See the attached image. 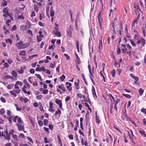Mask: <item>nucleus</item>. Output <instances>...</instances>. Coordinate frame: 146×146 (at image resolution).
Here are the masks:
<instances>
[{
  "instance_id": "obj_19",
  "label": "nucleus",
  "mask_w": 146,
  "mask_h": 146,
  "mask_svg": "<svg viewBox=\"0 0 146 146\" xmlns=\"http://www.w3.org/2000/svg\"><path fill=\"white\" fill-rule=\"evenodd\" d=\"M110 73L111 74L112 76L113 77H114L115 76V69H113V70H112L111 72Z\"/></svg>"
},
{
  "instance_id": "obj_3",
  "label": "nucleus",
  "mask_w": 146,
  "mask_h": 146,
  "mask_svg": "<svg viewBox=\"0 0 146 146\" xmlns=\"http://www.w3.org/2000/svg\"><path fill=\"white\" fill-rule=\"evenodd\" d=\"M16 125L17 126L18 129L19 131H23L24 133H26V131L24 130L25 127L23 125V123H17Z\"/></svg>"
},
{
  "instance_id": "obj_46",
  "label": "nucleus",
  "mask_w": 146,
  "mask_h": 146,
  "mask_svg": "<svg viewBox=\"0 0 146 146\" xmlns=\"http://www.w3.org/2000/svg\"><path fill=\"white\" fill-rule=\"evenodd\" d=\"M23 70L22 67H21V70H20L18 71V72L19 74H22L23 73Z\"/></svg>"
},
{
  "instance_id": "obj_38",
  "label": "nucleus",
  "mask_w": 146,
  "mask_h": 146,
  "mask_svg": "<svg viewBox=\"0 0 146 146\" xmlns=\"http://www.w3.org/2000/svg\"><path fill=\"white\" fill-rule=\"evenodd\" d=\"M17 121L19 123H23V122L22 121L20 117H18Z\"/></svg>"
},
{
  "instance_id": "obj_50",
  "label": "nucleus",
  "mask_w": 146,
  "mask_h": 146,
  "mask_svg": "<svg viewBox=\"0 0 146 146\" xmlns=\"http://www.w3.org/2000/svg\"><path fill=\"white\" fill-rule=\"evenodd\" d=\"M0 100L3 102L5 103L6 102V100L3 97H1Z\"/></svg>"
},
{
  "instance_id": "obj_13",
  "label": "nucleus",
  "mask_w": 146,
  "mask_h": 146,
  "mask_svg": "<svg viewBox=\"0 0 146 146\" xmlns=\"http://www.w3.org/2000/svg\"><path fill=\"white\" fill-rule=\"evenodd\" d=\"M23 83L25 85H26L29 88H30V86L29 84L27 81L26 79H24L23 80Z\"/></svg>"
},
{
  "instance_id": "obj_56",
  "label": "nucleus",
  "mask_w": 146,
  "mask_h": 146,
  "mask_svg": "<svg viewBox=\"0 0 146 146\" xmlns=\"http://www.w3.org/2000/svg\"><path fill=\"white\" fill-rule=\"evenodd\" d=\"M17 18L18 19H24V17H23V16L21 15H20Z\"/></svg>"
},
{
  "instance_id": "obj_33",
  "label": "nucleus",
  "mask_w": 146,
  "mask_h": 146,
  "mask_svg": "<svg viewBox=\"0 0 146 146\" xmlns=\"http://www.w3.org/2000/svg\"><path fill=\"white\" fill-rule=\"evenodd\" d=\"M35 75L38 78H39L40 80L41 81H42V79L40 76V75L39 74H35Z\"/></svg>"
},
{
  "instance_id": "obj_25",
  "label": "nucleus",
  "mask_w": 146,
  "mask_h": 146,
  "mask_svg": "<svg viewBox=\"0 0 146 146\" xmlns=\"http://www.w3.org/2000/svg\"><path fill=\"white\" fill-rule=\"evenodd\" d=\"M138 19H135L134 20L132 24V25H131L132 27H133L135 23H137V21L138 20Z\"/></svg>"
},
{
  "instance_id": "obj_18",
  "label": "nucleus",
  "mask_w": 146,
  "mask_h": 146,
  "mask_svg": "<svg viewBox=\"0 0 146 146\" xmlns=\"http://www.w3.org/2000/svg\"><path fill=\"white\" fill-rule=\"evenodd\" d=\"M18 137L20 139H23L25 138V136L23 133H20L19 134Z\"/></svg>"
},
{
  "instance_id": "obj_53",
  "label": "nucleus",
  "mask_w": 146,
  "mask_h": 146,
  "mask_svg": "<svg viewBox=\"0 0 146 146\" xmlns=\"http://www.w3.org/2000/svg\"><path fill=\"white\" fill-rule=\"evenodd\" d=\"M48 90L45 89L43 90L42 93L44 94H46L48 93Z\"/></svg>"
},
{
  "instance_id": "obj_43",
  "label": "nucleus",
  "mask_w": 146,
  "mask_h": 146,
  "mask_svg": "<svg viewBox=\"0 0 146 146\" xmlns=\"http://www.w3.org/2000/svg\"><path fill=\"white\" fill-rule=\"evenodd\" d=\"M27 33L30 35L32 36H33V34L32 31L30 30H28L27 31Z\"/></svg>"
},
{
  "instance_id": "obj_27",
  "label": "nucleus",
  "mask_w": 146,
  "mask_h": 146,
  "mask_svg": "<svg viewBox=\"0 0 146 146\" xmlns=\"http://www.w3.org/2000/svg\"><path fill=\"white\" fill-rule=\"evenodd\" d=\"M139 133L142 135H143L144 137H146V136L145 134V132L143 130H139Z\"/></svg>"
},
{
  "instance_id": "obj_64",
  "label": "nucleus",
  "mask_w": 146,
  "mask_h": 146,
  "mask_svg": "<svg viewBox=\"0 0 146 146\" xmlns=\"http://www.w3.org/2000/svg\"><path fill=\"white\" fill-rule=\"evenodd\" d=\"M3 6H6L7 5V3L6 1L5 0H4L3 1Z\"/></svg>"
},
{
  "instance_id": "obj_61",
  "label": "nucleus",
  "mask_w": 146,
  "mask_h": 146,
  "mask_svg": "<svg viewBox=\"0 0 146 146\" xmlns=\"http://www.w3.org/2000/svg\"><path fill=\"white\" fill-rule=\"evenodd\" d=\"M68 137L70 139L72 140L73 139V136L72 134L68 135Z\"/></svg>"
},
{
  "instance_id": "obj_11",
  "label": "nucleus",
  "mask_w": 146,
  "mask_h": 146,
  "mask_svg": "<svg viewBox=\"0 0 146 146\" xmlns=\"http://www.w3.org/2000/svg\"><path fill=\"white\" fill-rule=\"evenodd\" d=\"M20 56H25L26 55V52L24 50H22L19 53Z\"/></svg>"
},
{
  "instance_id": "obj_30",
  "label": "nucleus",
  "mask_w": 146,
  "mask_h": 146,
  "mask_svg": "<svg viewBox=\"0 0 146 146\" xmlns=\"http://www.w3.org/2000/svg\"><path fill=\"white\" fill-rule=\"evenodd\" d=\"M16 85H19L21 86L23 85V83L19 81H17L15 82Z\"/></svg>"
},
{
  "instance_id": "obj_55",
  "label": "nucleus",
  "mask_w": 146,
  "mask_h": 146,
  "mask_svg": "<svg viewBox=\"0 0 146 146\" xmlns=\"http://www.w3.org/2000/svg\"><path fill=\"white\" fill-rule=\"evenodd\" d=\"M12 136L13 137V138L15 140H17V135L15 134H12Z\"/></svg>"
},
{
  "instance_id": "obj_21",
  "label": "nucleus",
  "mask_w": 146,
  "mask_h": 146,
  "mask_svg": "<svg viewBox=\"0 0 146 146\" xmlns=\"http://www.w3.org/2000/svg\"><path fill=\"white\" fill-rule=\"evenodd\" d=\"M30 108L27 106H24L23 107V110H26L27 111H29L30 110Z\"/></svg>"
},
{
  "instance_id": "obj_36",
  "label": "nucleus",
  "mask_w": 146,
  "mask_h": 146,
  "mask_svg": "<svg viewBox=\"0 0 146 146\" xmlns=\"http://www.w3.org/2000/svg\"><path fill=\"white\" fill-rule=\"evenodd\" d=\"M44 125L45 126L46 125L48 124V121L47 119H44Z\"/></svg>"
},
{
  "instance_id": "obj_60",
  "label": "nucleus",
  "mask_w": 146,
  "mask_h": 146,
  "mask_svg": "<svg viewBox=\"0 0 146 146\" xmlns=\"http://www.w3.org/2000/svg\"><path fill=\"white\" fill-rule=\"evenodd\" d=\"M42 97V96L41 95H38L36 97V98L37 99L40 100Z\"/></svg>"
},
{
  "instance_id": "obj_2",
  "label": "nucleus",
  "mask_w": 146,
  "mask_h": 146,
  "mask_svg": "<svg viewBox=\"0 0 146 146\" xmlns=\"http://www.w3.org/2000/svg\"><path fill=\"white\" fill-rule=\"evenodd\" d=\"M1 136L3 137L5 139L7 140L8 141H9L11 139L10 135L8 134L7 130H5L4 132H2Z\"/></svg>"
},
{
  "instance_id": "obj_15",
  "label": "nucleus",
  "mask_w": 146,
  "mask_h": 146,
  "mask_svg": "<svg viewBox=\"0 0 146 146\" xmlns=\"http://www.w3.org/2000/svg\"><path fill=\"white\" fill-rule=\"evenodd\" d=\"M54 32L56 35L58 37H60L61 36V33L60 32L55 31H54Z\"/></svg>"
},
{
  "instance_id": "obj_22",
  "label": "nucleus",
  "mask_w": 146,
  "mask_h": 146,
  "mask_svg": "<svg viewBox=\"0 0 146 146\" xmlns=\"http://www.w3.org/2000/svg\"><path fill=\"white\" fill-rule=\"evenodd\" d=\"M12 75L15 77L16 78L17 76V74L15 71H13L11 72Z\"/></svg>"
},
{
  "instance_id": "obj_47",
  "label": "nucleus",
  "mask_w": 146,
  "mask_h": 146,
  "mask_svg": "<svg viewBox=\"0 0 146 146\" xmlns=\"http://www.w3.org/2000/svg\"><path fill=\"white\" fill-rule=\"evenodd\" d=\"M92 95L94 97V98L95 99H96V98H97V96L96 95V92H92Z\"/></svg>"
},
{
  "instance_id": "obj_31",
  "label": "nucleus",
  "mask_w": 146,
  "mask_h": 146,
  "mask_svg": "<svg viewBox=\"0 0 146 146\" xmlns=\"http://www.w3.org/2000/svg\"><path fill=\"white\" fill-rule=\"evenodd\" d=\"M13 87V84H10L8 85L7 86V88L8 89H11Z\"/></svg>"
},
{
  "instance_id": "obj_35",
  "label": "nucleus",
  "mask_w": 146,
  "mask_h": 146,
  "mask_svg": "<svg viewBox=\"0 0 146 146\" xmlns=\"http://www.w3.org/2000/svg\"><path fill=\"white\" fill-rule=\"evenodd\" d=\"M65 76L63 74H62L60 77V79L61 81H63L65 78Z\"/></svg>"
},
{
  "instance_id": "obj_57",
  "label": "nucleus",
  "mask_w": 146,
  "mask_h": 146,
  "mask_svg": "<svg viewBox=\"0 0 146 146\" xmlns=\"http://www.w3.org/2000/svg\"><path fill=\"white\" fill-rule=\"evenodd\" d=\"M64 56L66 58V59L67 60H69L70 59V58L68 55L66 54H64Z\"/></svg>"
},
{
  "instance_id": "obj_29",
  "label": "nucleus",
  "mask_w": 146,
  "mask_h": 146,
  "mask_svg": "<svg viewBox=\"0 0 146 146\" xmlns=\"http://www.w3.org/2000/svg\"><path fill=\"white\" fill-rule=\"evenodd\" d=\"M15 106L16 107V110L18 111H20L23 109V107L21 108H19L18 107V105L17 104H15Z\"/></svg>"
},
{
  "instance_id": "obj_62",
  "label": "nucleus",
  "mask_w": 146,
  "mask_h": 146,
  "mask_svg": "<svg viewBox=\"0 0 146 146\" xmlns=\"http://www.w3.org/2000/svg\"><path fill=\"white\" fill-rule=\"evenodd\" d=\"M49 128L51 130H52L53 128V126L52 124H49Z\"/></svg>"
},
{
  "instance_id": "obj_26",
  "label": "nucleus",
  "mask_w": 146,
  "mask_h": 146,
  "mask_svg": "<svg viewBox=\"0 0 146 146\" xmlns=\"http://www.w3.org/2000/svg\"><path fill=\"white\" fill-rule=\"evenodd\" d=\"M129 40L131 42V45L133 46L134 47H135L136 46V44L134 42V41H133L131 39H130Z\"/></svg>"
},
{
  "instance_id": "obj_28",
  "label": "nucleus",
  "mask_w": 146,
  "mask_h": 146,
  "mask_svg": "<svg viewBox=\"0 0 146 146\" xmlns=\"http://www.w3.org/2000/svg\"><path fill=\"white\" fill-rule=\"evenodd\" d=\"M50 15L51 17H53L54 15V11L52 9L50 10Z\"/></svg>"
},
{
  "instance_id": "obj_10",
  "label": "nucleus",
  "mask_w": 146,
  "mask_h": 146,
  "mask_svg": "<svg viewBox=\"0 0 146 146\" xmlns=\"http://www.w3.org/2000/svg\"><path fill=\"white\" fill-rule=\"evenodd\" d=\"M30 45V43L29 42H27L23 44H22L23 49L25 48L28 47Z\"/></svg>"
},
{
  "instance_id": "obj_17",
  "label": "nucleus",
  "mask_w": 146,
  "mask_h": 146,
  "mask_svg": "<svg viewBox=\"0 0 146 146\" xmlns=\"http://www.w3.org/2000/svg\"><path fill=\"white\" fill-rule=\"evenodd\" d=\"M5 42L6 43H9L10 44H11L13 43V41L9 38L6 39Z\"/></svg>"
},
{
  "instance_id": "obj_42",
  "label": "nucleus",
  "mask_w": 146,
  "mask_h": 146,
  "mask_svg": "<svg viewBox=\"0 0 146 146\" xmlns=\"http://www.w3.org/2000/svg\"><path fill=\"white\" fill-rule=\"evenodd\" d=\"M38 123L40 126H42L43 125V123L42 121H38Z\"/></svg>"
},
{
  "instance_id": "obj_39",
  "label": "nucleus",
  "mask_w": 146,
  "mask_h": 146,
  "mask_svg": "<svg viewBox=\"0 0 146 146\" xmlns=\"http://www.w3.org/2000/svg\"><path fill=\"white\" fill-rule=\"evenodd\" d=\"M14 130L13 129H11L9 131V133H8V134H9V135H10V134H11L12 135V134H13V133L14 132Z\"/></svg>"
},
{
  "instance_id": "obj_4",
  "label": "nucleus",
  "mask_w": 146,
  "mask_h": 146,
  "mask_svg": "<svg viewBox=\"0 0 146 146\" xmlns=\"http://www.w3.org/2000/svg\"><path fill=\"white\" fill-rule=\"evenodd\" d=\"M73 31V28L71 25H70L69 28L67 30V36L69 38H71L72 37V34Z\"/></svg>"
},
{
  "instance_id": "obj_40",
  "label": "nucleus",
  "mask_w": 146,
  "mask_h": 146,
  "mask_svg": "<svg viewBox=\"0 0 146 146\" xmlns=\"http://www.w3.org/2000/svg\"><path fill=\"white\" fill-rule=\"evenodd\" d=\"M122 95L125 97H126L127 98H131V96H130V95H129V94H122Z\"/></svg>"
},
{
  "instance_id": "obj_32",
  "label": "nucleus",
  "mask_w": 146,
  "mask_h": 146,
  "mask_svg": "<svg viewBox=\"0 0 146 146\" xmlns=\"http://www.w3.org/2000/svg\"><path fill=\"white\" fill-rule=\"evenodd\" d=\"M74 83L76 89H79V87L78 83H76V82H75Z\"/></svg>"
},
{
  "instance_id": "obj_52",
  "label": "nucleus",
  "mask_w": 146,
  "mask_h": 146,
  "mask_svg": "<svg viewBox=\"0 0 146 146\" xmlns=\"http://www.w3.org/2000/svg\"><path fill=\"white\" fill-rule=\"evenodd\" d=\"M61 113V111L59 109L57 111H56L55 112V115L56 114H60Z\"/></svg>"
},
{
  "instance_id": "obj_45",
  "label": "nucleus",
  "mask_w": 146,
  "mask_h": 146,
  "mask_svg": "<svg viewBox=\"0 0 146 146\" xmlns=\"http://www.w3.org/2000/svg\"><path fill=\"white\" fill-rule=\"evenodd\" d=\"M16 29H17V27H16V25H14L13 26V27L11 29V30L12 31H14Z\"/></svg>"
},
{
  "instance_id": "obj_7",
  "label": "nucleus",
  "mask_w": 146,
  "mask_h": 146,
  "mask_svg": "<svg viewBox=\"0 0 146 146\" xmlns=\"http://www.w3.org/2000/svg\"><path fill=\"white\" fill-rule=\"evenodd\" d=\"M55 102L56 104L59 105L60 108L62 109V101L60 100L56 99L55 100Z\"/></svg>"
},
{
  "instance_id": "obj_8",
  "label": "nucleus",
  "mask_w": 146,
  "mask_h": 146,
  "mask_svg": "<svg viewBox=\"0 0 146 146\" xmlns=\"http://www.w3.org/2000/svg\"><path fill=\"white\" fill-rule=\"evenodd\" d=\"M66 84L67 85L66 88L69 91H71L72 90V88L71 87L72 86V84L68 82H66Z\"/></svg>"
},
{
  "instance_id": "obj_23",
  "label": "nucleus",
  "mask_w": 146,
  "mask_h": 146,
  "mask_svg": "<svg viewBox=\"0 0 146 146\" xmlns=\"http://www.w3.org/2000/svg\"><path fill=\"white\" fill-rule=\"evenodd\" d=\"M15 46H17L18 49H23V46L22 45L16 44Z\"/></svg>"
},
{
  "instance_id": "obj_51",
  "label": "nucleus",
  "mask_w": 146,
  "mask_h": 146,
  "mask_svg": "<svg viewBox=\"0 0 146 146\" xmlns=\"http://www.w3.org/2000/svg\"><path fill=\"white\" fill-rule=\"evenodd\" d=\"M141 111L142 112L144 113L145 114H146V109L145 108H143L141 109Z\"/></svg>"
},
{
  "instance_id": "obj_41",
  "label": "nucleus",
  "mask_w": 146,
  "mask_h": 146,
  "mask_svg": "<svg viewBox=\"0 0 146 146\" xmlns=\"http://www.w3.org/2000/svg\"><path fill=\"white\" fill-rule=\"evenodd\" d=\"M18 116L17 115L15 116L13 118V120L14 122H16L18 118Z\"/></svg>"
},
{
  "instance_id": "obj_49",
  "label": "nucleus",
  "mask_w": 146,
  "mask_h": 146,
  "mask_svg": "<svg viewBox=\"0 0 146 146\" xmlns=\"http://www.w3.org/2000/svg\"><path fill=\"white\" fill-rule=\"evenodd\" d=\"M55 66V64L51 63L50 64V67L53 69H54Z\"/></svg>"
},
{
  "instance_id": "obj_63",
  "label": "nucleus",
  "mask_w": 146,
  "mask_h": 146,
  "mask_svg": "<svg viewBox=\"0 0 146 146\" xmlns=\"http://www.w3.org/2000/svg\"><path fill=\"white\" fill-rule=\"evenodd\" d=\"M7 62L9 64H11L13 62V61L12 59H9L7 60Z\"/></svg>"
},
{
  "instance_id": "obj_37",
  "label": "nucleus",
  "mask_w": 146,
  "mask_h": 146,
  "mask_svg": "<svg viewBox=\"0 0 146 146\" xmlns=\"http://www.w3.org/2000/svg\"><path fill=\"white\" fill-rule=\"evenodd\" d=\"M36 37L38 40V42H40V41L42 40L41 37H41L40 36H39L37 35L36 36Z\"/></svg>"
},
{
  "instance_id": "obj_24",
  "label": "nucleus",
  "mask_w": 146,
  "mask_h": 146,
  "mask_svg": "<svg viewBox=\"0 0 146 146\" xmlns=\"http://www.w3.org/2000/svg\"><path fill=\"white\" fill-rule=\"evenodd\" d=\"M144 92V90L141 89V88H139V94L140 95H141L143 94Z\"/></svg>"
},
{
  "instance_id": "obj_20",
  "label": "nucleus",
  "mask_w": 146,
  "mask_h": 146,
  "mask_svg": "<svg viewBox=\"0 0 146 146\" xmlns=\"http://www.w3.org/2000/svg\"><path fill=\"white\" fill-rule=\"evenodd\" d=\"M82 104H84V105H85V106L86 107H88V110L90 111V112H91V111H92L91 109L90 108V106H89V105L87 103H86V102H85V103H83Z\"/></svg>"
},
{
  "instance_id": "obj_48",
  "label": "nucleus",
  "mask_w": 146,
  "mask_h": 146,
  "mask_svg": "<svg viewBox=\"0 0 146 146\" xmlns=\"http://www.w3.org/2000/svg\"><path fill=\"white\" fill-rule=\"evenodd\" d=\"M34 9L35 10L37 11L38 10V9L37 8V5L35 3L34 5Z\"/></svg>"
},
{
  "instance_id": "obj_9",
  "label": "nucleus",
  "mask_w": 146,
  "mask_h": 146,
  "mask_svg": "<svg viewBox=\"0 0 146 146\" xmlns=\"http://www.w3.org/2000/svg\"><path fill=\"white\" fill-rule=\"evenodd\" d=\"M58 88L61 89L63 92H65L66 91L65 88L64 87V85L62 84L61 85H59L58 86Z\"/></svg>"
},
{
  "instance_id": "obj_12",
  "label": "nucleus",
  "mask_w": 146,
  "mask_h": 146,
  "mask_svg": "<svg viewBox=\"0 0 146 146\" xmlns=\"http://www.w3.org/2000/svg\"><path fill=\"white\" fill-rule=\"evenodd\" d=\"M49 111H51V112H52L54 111V110L53 109V106H52V104H51L50 103L49 104Z\"/></svg>"
},
{
  "instance_id": "obj_34",
  "label": "nucleus",
  "mask_w": 146,
  "mask_h": 146,
  "mask_svg": "<svg viewBox=\"0 0 146 146\" xmlns=\"http://www.w3.org/2000/svg\"><path fill=\"white\" fill-rule=\"evenodd\" d=\"M5 113V110L4 109L2 108L0 111V114H3Z\"/></svg>"
},
{
  "instance_id": "obj_44",
  "label": "nucleus",
  "mask_w": 146,
  "mask_h": 146,
  "mask_svg": "<svg viewBox=\"0 0 146 146\" xmlns=\"http://www.w3.org/2000/svg\"><path fill=\"white\" fill-rule=\"evenodd\" d=\"M3 15L4 17H6L7 16H9V12H6V13H5L3 14Z\"/></svg>"
},
{
  "instance_id": "obj_6",
  "label": "nucleus",
  "mask_w": 146,
  "mask_h": 146,
  "mask_svg": "<svg viewBox=\"0 0 146 146\" xmlns=\"http://www.w3.org/2000/svg\"><path fill=\"white\" fill-rule=\"evenodd\" d=\"M98 23H99L100 26V29H102V19L101 16V12H100L98 15Z\"/></svg>"
},
{
  "instance_id": "obj_1",
  "label": "nucleus",
  "mask_w": 146,
  "mask_h": 146,
  "mask_svg": "<svg viewBox=\"0 0 146 146\" xmlns=\"http://www.w3.org/2000/svg\"><path fill=\"white\" fill-rule=\"evenodd\" d=\"M126 46L128 48V49L125 47L122 49V52L123 53L127 52V54L130 56L131 55V52H132V47L131 46L128 44H126Z\"/></svg>"
},
{
  "instance_id": "obj_59",
  "label": "nucleus",
  "mask_w": 146,
  "mask_h": 146,
  "mask_svg": "<svg viewBox=\"0 0 146 146\" xmlns=\"http://www.w3.org/2000/svg\"><path fill=\"white\" fill-rule=\"evenodd\" d=\"M27 138L32 143H33V141L32 140V139L30 137H27Z\"/></svg>"
},
{
  "instance_id": "obj_5",
  "label": "nucleus",
  "mask_w": 146,
  "mask_h": 146,
  "mask_svg": "<svg viewBox=\"0 0 146 146\" xmlns=\"http://www.w3.org/2000/svg\"><path fill=\"white\" fill-rule=\"evenodd\" d=\"M21 90H13L10 92V94L13 96L14 97H16L17 96L16 94H19L20 93Z\"/></svg>"
},
{
  "instance_id": "obj_54",
  "label": "nucleus",
  "mask_w": 146,
  "mask_h": 146,
  "mask_svg": "<svg viewBox=\"0 0 146 146\" xmlns=\"http://www.w3.org/2000/svg\"><path fill=\"white\" fill-rule=\"evenodd\" d=\"M11 21L10 20H8L6 21V23L7 26H9L10 25L9 23H11Z\"/></svg>"
},
{
  "instance_id": "obj_58",
  "label": "nucleus",
  "mask_w": 146,
  "mask_h": 146,
  "mask_svg": "<svg viewBox=\"0 0 146 146\" xmlns=\"http://www.w3.org/2000/svg\"><path fill=\"white\" fill-rule=\"evenodd\" d=\"M29 72L33 74L35 73V70L31 68L30 69Z\"/></svg>"
},
{
  "instance_id": "obj_14",
  "label": "nucleus",
  "mask_w": 146,
  "mask_h": 146,
  "mask_svg": "<svg viewBox=\"0 0 146 146\" xmlns=\"http://www.w3.org/2000/svg\"><path fill=\"white\" fill-rule=\"evenodd\" d=\"M95 114L96 115V122L97 123L99 124L100 122L99 118V117L97 116V113H96Z\"/></svg>"
},
{
  "instance_id": "obj_16",
  "label": "nucleus",
  "mask_w": 146,
  "mask_h": 146,
  "mask_svg": "<svg viewBox=\"0 0 146 146\" xmlns=\"http://www.w3.org/2000/svg\"><path fill=\"white\" fill-rule=\"evenodd\" d=\"M141 45L142 46H143L145 44V40L142 37H141Z\"/></svg>"
}]
</instances>
